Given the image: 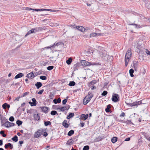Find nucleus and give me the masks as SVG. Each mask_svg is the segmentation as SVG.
I'll return each instance as SVG.
<instances>
[{"label":"nucleus","mask_w":150,"mask_h":150,"mask_svg":"<svg viewBox=\"0 0 150 150\" xmlns=\"http://www.w3.org/2000/svg\"><path fill=\"white\" fill-rule=\"evenodd\" d=\"M132 46L134 47L135 48L136 51L138 52H139L140 51L143 50L144 49L141 41L133 43L132 44Z\"/></svg>","instance_id":"f257e3e1"},{"label":"nucleus","mask_w":150,"mask_h":150,"mask_svg":"<svg viewBox=\"0 0 150 150\" xmlns=\"http://www.w3.org/2000/svg\"><path fill=\"white\" fill-rule=\"evenodd\" d=\"M132 52L131 50L128 49L127 51L125 56V65L127 66L129 61V58L131 57Z\"/></svg>","instance_id":"f03ea898"},{"label":"nucleus","mask_w":150,"mask_h":150,"mask_svg":"<svg viewBox=\"0 0 150 150\" xmlns=\"http://www.w3.org/2000/svg\"><path fill=\"white\" fill-rule=\"evenodd\" d=\"M112 100L114 102H118L120 100V98L118 94L116 93L113 94L112 95Z\"/></svg>","instance_id":"7ed1b4c3"},{"label":"nucleus","mask_w":150,"mask_h":150,"mask_svg":"<svg viewBox=\"0 0 150 150\" xmlns=\"http://www.w3.org/2000/svg\"><path fill=\"white\" fill-rule=\"evenodd\" d=\"M43 132L42 129H38L37 131L34 134V137L35 138L39 137L42 134V132Z\"/></svg>","instance_id":"20e7f679"},{"label":"nucleus","mask_w":150,"mask_h":150,"mask_svg":"<svg viewBox=\"0 0 150 150\" xmlns=\"http://www.w3.org/2000/svg\"><path fill=\"white\" fill-rule=\"evenodd\" d=\"M143 100H140L137 102H135L131 103H127V105H129L131 106H135L142 104Z\"/></svg>","instance_id":"39448f33"},{"label":"nucleus","mask_w":150,"mask_h":150,"mask_svg":"<svg viewBox=\"0 0 150 150\" xmlns=\"http://www.w3.org/2000/svg\"><path fill=\"white\" fill-rule=\"evenodd\" d=\"M93 94L90 92L88 93V94L84 98L85 99L87 100L89 102L91 98L93 96Z\"/></svg>","instance_id":"423d86ee"},{"label":"nucleus","mask_w":150,"mask_h":150,"mask_svg":"<svg viewBox=\"0 0 150 150\" xmlns=\"http://www.w3.org/2000/svg\"><path fill=\"white\" fill-rule=\"evenodd\" d=\"M15 124L13 123H11L9 122L7 120L5 122V126L6 127L8 128L14 126Z\"/></svg>","instance_id":"0eeeda50"},{"label":"nucleus","mask_w":150,"mask_h":150,"mask_svg":"<svg viewBox=\"0 0 150 150\" xmlns=\"http://www.w3.org/2000/svg\"><path fill=\"white\" fill-rule=\"evenodd\" d=\"M32 102H29V103L30 104L31 106H35L37 104V101L35 98H33L32 99Z\"/></svg>","instance_id":"6e6552de"},{"label":"nucleus","mask_w":150,"mask_h":150,"mask_svg":"<svg viewBox=\"0 0 150 150\" xmlns=\"http://www.w3.org/2000/svg\"><path fill=\"white\" fill-rule=\"evenodd\" d=\"M75 28L76 29L82 32H85V28L82 26H76Z\"/></svg>","instance_id":"1a4fd4ad"},{"label":"nucleus","mask_w":150,"mask_h":150,"mask_svg":"<svg viewBox=\"0 0 150 150\" xmlns=\"http://www.w3.org/2000/svg\"><path fill=\"white\" fill-rule=\"evenodd\" d=\"M34 119L35 121H39L40 119V116L39 114L37 113L34 114L33 115Z\"/></svg>","instance_id":"9d476101"},{"label":"nucleus","mask_w":150,"mask_h":150,"mask_svg":"<svg viewBox=\"0 0 150 150\" xmlns=\"http://www.w3.org/2000/svg\"><path fill=\"white\" fill-rule=\"evenodd\" d=\"M88 114L85 115L82 114L81 115L80 118L82 120H86L88 118Z\"/></svg>","instance_id":"9b49d317"},{"label":"nucleus","mask_w":150,"mask_h":150,"mask_svg":"<svg viewBox=\"0 0 150 150\" xmlns=\"http://www.w3.org/2000/svg\"><path fill=\"white\" fill-rule=\"evenodd\" d=\"M15 40L17 42L19 43L21 41L22 38L20 36L17 35L16 36Z\"/></svg>","instance_id":"f8f14e48"},{"label":"nucleus","mask_w":150,"mask_h":150,"mask_svg":"<svg viewBox=\"0 0 150 150\" xmlns=\"http://www.w3.org/2000/svg\"><path fill=\"white\" fill-rule=\"evenodd\" d=\"M42 110L45 113H47L48 112L49 108L47 107H43L41 108Z\"/></svg>","instance_id":"ddd939ff"},{"label":"nucleus","mask_w":150,"mask_h":150,"mask_svg":"<svg viewBox=\"0 0 150 150\" xmlns=\"http://www.w3.org/2000/svg\"><path fill=\"white\" fill-rule=\"evenodd\" d=\"M28 78L32 79L35 76L33 72H31L27 75V76Z\"/></svg>","instance_id":"4468645a"},{"label":"nucleus","mask_w":150,"mask_h":150,"mask_svg":"<svg viewBox=\"0 0 150 150\" xmlns=\"http://www.w3.org/2000/svg\"><path fill=\"white\" fill-rule=\"evenodd\" d=\"M130 25H133L135 26V28H141L142 27L144 26L143 25H137L136 24L132 23L130 24Z\"/></svg>","instance_id":"2eb2a0df"},{"label":"nucleus","mask_w":150,"mask_h":150,"mask_svg":"<svg viewBox=\"0 0 150 150\" xmlns=\"http://www.w3.org/2000/svg\"><path fill=\"white\" fill-rule=\"evenodd\" d=\"M24 75V74H23L22 73H19L18 74H17V75H16L15 77V79H17L21 77H22Z\"/></svg>","instance_id":"dca6fc26"},{"label":"nucleus","mask_w":150,"mask_h":150,"mask_svg":"<svg viewBox=\"0 0 150 150\" xmlns=\"http://www.w3.org/2000/svg\"><path fill=\"white\" fill-rule=\"evenodd\" d=\"M35 85L37 88L39 89L42 86V84L40 82H37L35 84Z\"/></svg>","instance_id":"f3484780"},{"label":"nucleus","mask_w":150,"mask_h":150,"mask_svg":"<svg viewBox=\"0 0 150 150\" xmlns=\"http://www.w3.org/2000/svg\"><path fill=\"white\" fill-rule=\"evenodd\" d=\"M62 125L65 127L68 128L69 127L68 124L67 123V120H64L62 123Z\"/></svg>","instance_id":"a211bd4d"},{"label":"nucleus","mask_w":150,"mask_h":150,"mask_svg":"<svg viewBox=\"0 0 150 150\" xmlns=\"http://www.w3.org/2000/svg\"><path fill=\"white\" fill-rule=\"evenodd\" d=\"M61 99L60 98H58L57 99H54L53 100L54 103L56 104L57 103H59L61 102Z\"/></svg>","instance_id":"6ab92c4d"},{"label":"nucleus","mask_w":150,"mask_h":150,"mask_svg":"<svg viewBox=\"0 0 150 150\" xmlns=\"http://www.w3.org/2000/svg\"><path fill=\"white\" fill-rule=\"evenodd\" d=\"M74 142L72 141V139H70L67 141L66 144L68 145H71L72 144H73Z\"/></svg>","instance_id":"aec40b11"},{"label":"nucleus","mask_w":150,"mask_h":150,"mask_svg":"<svg viewBox=\"0 0 150 150\" xmlns=\"http://www.w3.org/2000/svg\"><path fill=\"white\" fill-rule=\"evenodd\" d=\"M74 114L72 112H70L69 113V115H68L67 117V118L69 119L70 118L74 116Z\"/></svg>","instance_id":"412c9836"},{"label":"nucleus","mask_w":150,"mask_h":150,"mask_svg":"<svg viewBox=\"0 0 150 150\" xmlns=\"http://www.w3.org/2000/svg\"><path fill=\"white\" fill-rule=\"evenodd\" d=\"M1 126H3V125L5 126V122H6V121L7 120V119H2V118L1 117Z\"/></svg>","instance_id":"4be33fe9"},{"label":"nucleus","mask_w":150,"mask_h":150,"mask_svg":"<svg viewBox=\"0 0 150 150\" xmlns=\"http://www.w3.org/2000/svg\"><path fill=\"white\" fill-rule=\"evenodd\" d=\"M40 29V28H35L32 29V30L33 31V33L38 31Z\"/></svg>","instance_id":"5701e85b"},{"label":"nucleus","mask_w":150,"mask_h":150,"mask_svg":"<svg viewBox=\"0 0 150 150\" xmlns=\"http://www.w3.org/2000/svg\"><path fill=\"white\" fill-rule=\"evenodd\" d=\"M51 62L54 63L56 60V59L54 57H51L50 58Z\"/></svg>","instance_id":"b1692460"},{"label":"nucleus","mask_w":150,"mask_h":150,"mask_svg":"<svg viewBox=\"0 0 150 150\" xmlns=\"http://www.w3.org/2000/svg\"><path fill=\"white\" fill-rule=\"evenodd\" d=\"M74 133V131L73 130H71L69 131L67 134V135L69 136H71Z\"/></svg>","instance_id":"393cba45"},{"label":"nucleus","mask_w":150,"mask_h":150,"mask_svg":"<svg viewBox=\"0 0 150 150\" xmlns=\"http://www.w3.org/2000/svg\"><path fill=\"white\" fill-rule=\"evenodd\" d=\"M134 71V70L132 69H130L129 70V74H130L131 76L132 77H133L134 76V75L133 74Z\"/></svg>","instance_id":"a878e982"},{"label":"nucleus","mask_w":150,"mask_h":150,"mask_svg":"<svg viewBox=\"0 0 150 150\" xmlns=\"http://www.w3.org/2000/svg\"><path fill=\"white\" fill-rule=\"evenodd\" d=\"M11 139L13 141L15 142H17L18 141V138L16 135H15Z\"/></svg>","instance_id":"bb28decb"},{"label":"nucleus","mask_w":150,"mask_h":150,"mask_svg":"<svg viewBox=\"0 0 150 150\" xmlns=\"http://www.w3.org/2000/svg\"><path fill=\"white\" fill-rule=\"evenodd\" d=\"M113 57L112 56H108L107 57V60L108 61L111 62L112 60Z\"/></svg>","instance_id":"cd10ccee"},{"label":"nucleus","mask_w":150,"mask_h":150,"mask_svg":"<svg viewBox=\"0 0 150 150\" xmlns=\"http://www.w3.org/2000/svg\"><path fill=\"white\" fill-rule=\"evenodd\" d=\"M94 64V63H91L88 62L87 61H86V66H90L91 65H93Z\"/></svg>","instance_id":"c85d7f7f"},{"label":"nucleus","mask_w":150,"mask_h":150,"mask_svg":"<svg viewBox=\"0 0 150 150\" xmlns=\"http://www.w3.org/2000/svg\"><path fill=\"white\" fill-rule=\"evenodd\" d=\"M72 61V59L71 58H68V59L67 60L66 63L68 64L69 65L70 64Z\"/></svg>","instance_id":"c756f323"},{"label":"nucleus","mask_w":150,"mask_h":150,"mask_svg":"<svg viewBox=\"0 0 150 150\" xmlns=\"http://www.w3.org/2000/svg\"><path fill=\"white\" fill-rule=\"evenodd\" d=\"M60 42H58L56 43H54V45H53L52 46H51L50 47H47V48H50V47H54L56 46H58V45H60Z\"/></svg>","instance_id":"7c9ffc66"},{"label":"nucleus","mask_w":150,"mask_h":150,"mask_svg":"<svg viewBox=\"0 0 150 150\" xmlns=\"http://www.w3.org/2000/svg\"><path fill=\"white\" fill-rule=\"evenodd\" d=\"M76 84L75 82L74 81H70L69 85L70 86H73Z\"/></svg>","instance_id":"2f4dec72"},{"label":"nucleus","mask_w":150,"mask_h":150,"mask_svg":"<svg viewBox=\"0 0 150 150\" xmlns=\"http://www.w3.org/2000/svg\"><path fill=\"white\" fill-rule=\"evenodd\" d=\"M96 35L97 33H93L90 34V35L89 36V37L90 38L94 37H95L96 36Z\"/></svg>","instance_id":"473e14b6"},{"label":"nucleus","mask_w":150,"mask_h":150,"mask_svg":"<svg viewBox=\"0 0 150 150\" xmlns=\"http://www.w3.org/2000/svg\"><path fill=\"white\" fill-rule=\"evenodd\" d=\"M51 122L49 121H45L44 124L45 126H47V125H51Z\"/></svg>","instance_id":"72a5a7b5"},{"label":"nucleus","mask_w":150,"mask_h":150,"mask_svg":"<svg viewBox=\"0 0 150 150\" xmlns=\"http://www.w3.org/2000/svg\"><path fill=\"white\" fill-rule=\"evenodd\" d=\"M97 82V81L96 80H93L91 82H90L89 83V85H93L95 84Z\"/></svg>","instance_id":"f704fd0d"},{"label":"nucleus","mask_w":150,"mask_h":150,"mask_svg":"<svg viewBox=\"0 0 150 150\" xmlns=\"http://www.w3.org/2000/svg\"><path fill=\"white\" fill-rule=\"evenodd\" d=\"M59 110H60L61 111L64 112L66 110H67V108L66 107H62L60 108H59Z\"/></svg>","instance_id":"c9c22d12"},{"label":"nucleus","mask_w":150,"mask_h":150,"mask_svg":"<svg viewBox=\"0 0 150 150\" xmlns=\"http://www.w3.org/2000/svg\"><path fill=\"white\" fill-rule=\"evenodd\" d=\"M68 98V96H67V97L66 98L63 100L62 103V104L63 105H64L66 104V103L67 102V101Z\"/></svg>","instance_id":"e433bc0d"},{"label":"nucleus","mask_w":150,"mask_h":150,"mask_svg":"<svg viewBox=\"0 0 150 150\" xmlns=\"http://www.w3.org/2000/svg\"><path fill=\"white\" fill-rule=\"evenodd\" d=\"M102 138L100 137H98L96 138V139L95 140V142H99L102 140Z\"/></svg>","instance_id":"4c0bfd02"},{"label":"nucleus","mask_w":150,"mask_h":150,"mask_svg":"<svg viewBox=\"0 0 150 150\" xmlns=\"http://www.w3.org/2000/svg\"><path fill=\"white\" fill-rule=\"evenodd\" d=\"M117 141L116 137H113L111 139V141L113 143H115Z\"/></svg>","instance_id":"58836bf2"},{"label":"nucleus","mask_w":150,"mask_h":150,"mask_svg":"<svg viewBox=\"0 0 150 150\" xmlns=\"http://www.w3.org/2000/svg\"><path fill=\"white\" fill-rule=\"evenodd\" d=\"M86 60H82L81 61V63H80L81 65L82 66H86Z\"/></svg>","instance_id":"ea45409f"},{"label":"nucleus","mask_w":150,"mask_h":150,"mask_svg":"<svg viewBox=\"0 0 150 150\" xmlns=\"http://www.w3.org/2000/svg\"><path fill=\"white\" fill-rule=\"evenodd\" d=\"M33 33V31L32 30H29L26 34V35L25 36V37H26L27 35L32 34Z\"/></svg>","instance_id":"a19ab883"},{"label":"nucleus","mask_w":150,"mask_h":150,"mask_svg":"<svg viewBox=\"0 0 150 150\" xmlns=\"http://www.w3.org/2000/svg\"><path fill=\"white\" fill-rule=\"evenodd\" d=\"M22 123V122L21 120H18L16 121V124L18 125V126H20L21 125Z\"/></svg>","instance_id":"79ce46f5"},{"label":"nucleus","mask_w":150,"mask_h":150,"mask_svg":"<svg viewBox=\"0 0 150 150\" xmlns=\"http://www.w3.org/2000/svg\"><path fill=\"white\" fill-rule=\"evenodd\" d=\"M81 65L80 63H77L74 65V68H76L77 67L80 66Z\"/></svg>","instance_id":"37998d69"},{"label":"nucleus","mask_w":150,"mask_h":150,"mask_svg":"<svg viewBox=\"0 0 150 150\" xmlns=\"http://www.w3.org/2000/svg\"><path fill=\"white\" fill-rule=\"evenodd\" d=\"M89 149V146L88 145H86L84 146L83 150H88Z\"/></svg>","instance_id":"c03bdc74"},{"label":"nucleus","mask_w":150,"mask_h":150,"mask_svg":"<svg viewBox=\"0 0 150 150\" xmlns=\"http://www.w3.org/2000/svg\"><path fill=\"white\" fill-rule=\"evenodd\" d=\"M0 134L1 135H2L3 137H6V135L5 134L3 130L1 131Z\"/></svg>","instance_id":"a18cd8bd"},{"label":"nucleus","mask_w":150,"mask_h":150,"mask_svg":"<svg viewBox=\"0 0 150 150\" xmlns=\"http://www.w3.org/2000/svg\"><path fill=\"white\" fill-rule=\"evenodd\" d=\"M57 113V112L55 110L52 111L51 112V113H50L52 115H56Z\"/></svg>","instance_id":"49530a36"},{"label":"nucleus","mask_w":150,"mask_h":150,"mask_svg":"<svg viewBox=\"0 0 150 150\" xmlns=\"http://www.w3.org/2000/svg\"><path fill=\"white\" fill-rule=\"evenodd\" d=\"M146 6L149 9H150V2H148L146 3Z\"/></svg>","instance_id":"de8ad7c7"},{"label":"nucleus","mask_w":150,"mask_h":150,"mask_svg":"<svg viewBox=\"0 0 150 150\" xmlns=\"http://www.w3.org/2000/svg\"><path fill=\"white\" fill-rule=\"evenodd\" d=\"M29 94V92H26L25 93H23L22 95V96H21V97H24L25 96H26V95Z\"/></svg>","instance_id":"09e8293b"},{"label":"nucleus","mask_w":150,"mask_h":150,"mask_svg":"<svg viewBox=\"0 0 150 150\" xmlns=\"http://www.w3.org/2000/svg\"><path fill=\"white\" fill-rule=\"evenodd\" d=\"M40 78L42 80H45L47 79V77L45 76H40Z\"/></svg>","instance_id":"8fccbe9b"},{"label":"nucleus","mask_w":150,"mask_h":150,"mask_svg":"<svg viewBox=\"0 0 150 150\" xmlns=\"http://www.w3.org/2000/svg\"><path fill=\"white\" fill-rule=\"evenodd\" d=\"M54 95L52 93H50V95H49V98L50 99H52L53 98Z\"/></svg>","instance_id":"3c124183"},{"label":"nucleus","mask_w":150,"mask_h":150,"mask_svg":"<svg viewBox=\"0 0 150 150\" xmlns=\"http://www.w3.org/2000/svg\"><path fill=\"white\" fill-rule=\"evenodd\" d=\"M54 68L53 66H49L47 67V69L48 70H51Z\"/></svg>","instance_id":"603ef678"},{"label":"nucleus","mask_w":150,"mask_h":150,"mask_svg":"<svg viewBox=\"0 0 150 150\" xmlns=\"http://www.w3.org/2000/svg\"><path fill=\"white\" fill-rule=\"evenodd\" d=\"M89 102L87 100L85 99H83V102L84 105H86Z\"/></svg>","instance_id":"864d4df0"},{"label":"nucleus","mask_w":150,"mask_h":150,"mask_svg":"<svg viewBox=\"0 0 150 150\" xmlns=\"http://www.w3.org/2000/svg\"><path fill=\"white\" fill-rule=\"evenodd\" d=\"M108 93L107 91H104L102 93L101 95L103 96H105Z\"/></svg>","instance_id":"5fc2aeb1"},{"label":"nucleus","mask_w":150,"mask_h":150,"mask_svg":"<svg viewBox=\"0 0 150 150\" xmlns=\"http://www.w3.org/2000/svg\"><path fill=\"white\" fill-rule=\"evenodd\" d=\"M14 119L13 116H11L9 118V120L11 122H13L14 121Z\"/></svg>","instance_id":"6e6d98bb"},{"label":"nucleus","mask_w":150,"mask_h":150,"mask_svg":"<svg viewBox=\"0 0 150 150\" xmlns=\"http://www.w3.org/2000/svg\"><path fill=\"white\" fill-rule=\"evenodd\" d=\"M7 105V103H5L4 104H3L2 105V107L4 109H6V105Z\"/></svg>","instance_id":"4d7b16f0"},{"label":"nucleus","mask_w":150,"mask_h":150,"mask_svg":"<svg viewBox=\"0 0 150 150\" xmlns=\"http://www.w3.org/2000/svg\"><path fill=\"white\" fill-rule=\"evenodd\" d=\"M8 147H9L10 148V149H12L13 148V145L11 143H8Z\"/></svg>","instance_id":"13d9d810"},{"label":"nucleus","mask_w":150,"mask_h":150,"mask_svg":"<svg viewBox=\"0 0 150 150\" xmlns=\"http://www.w3.org/2000/svg\"><path fill=\"white\" fill-rule=\"evenodd\" d=\"M144 137L147 140V139L149 138V136L146 133V134L144 135Z\"/></svg>","instance_id":"bf43d9fd"},{"label":"nucleus","mask_w":150,"mask_h":150,"mask_svg":"<svg viewBox=\"0 0 150 150\" xmlns=\"http://www.w3.org/2000/svg\"><path fill=\"white\" fill-rule=\"evenodd\" d=\"M44 90L43 89H42L40 91L38 92V94H41L43 92Z\"/></svg>","instance_id":"052dcab7"},{"label":"nucleus","mask_w":150,"mask_h":150,"mask_svg":"<svg viewBox=\"0 0 150 150\" xmlns=\"http://www.w3.org/2000/svg\"><path fill=\"white\" fill-rule=\"evenodd\" d=\"M146 52L147 54L148 55H150V51H148L147 50H146Z\"/></svg>","instance_id":"680f3d73"},{"label":"nucleus","mask_w":150,"mask_h":150,"mask_svg":"<svg viewBox=\"0 0 150 150\" xmlns=\"http://www.w3.org/2000/svg\"><path fill=\"white\" fill-rule=\"evenodd\" d=\"M43 135L45 137H47L48 135V134L47 132H45L43 133Z\"/></svg>","instance_id":"e2e57ef3"},{"label":"nucleus","mask_w":150,"mask_h":150,"mask_svg":"<svg viewBox=\"0 0 150 150\" xmlns=\"http://www.w3.org/2000/svg\"><path fill=\"white\" fill-rule=\"evenodd\" d=\"M49 61H46V62H44L43 65L45 66L47 65V64H49Z\"/></svg>","instance_id":"0e129e2a"},{"label":"nucleus","mask_w":150,"mask_h":150,"mask_svg":"<svg viewBox=\"0 0 150 150\" xmlns=\"http://www.w3.org/2000/svg\"><path fill=\"white\" fill-rule=\"evenodd\" d=\"M21 98V97H20V96L18 97H17L16 98V99H15L14 100V101H15V100H17V101H18V100H19V99H20Z\"/></svg>","instance_id":"69168bd1"},{"label":"nucleus","mask_w":150,"mask_h":150,"mask_svg":"<svg viewBox=\"0 0 150 150\" xmlns=\"http://www.w3.org/2000/svg\"><path fill=\"white\" fill-rule=\"evenodd\" d=\"M125 113L124 112H122L120 115V116L121 117H124L125 116Z\"/></svg>","instance_id":"338daca9"},{"label":"nucleus","mask_w":150,"mask_h":150,"mask_svg":"<svg viewBox=\"0 0 150 150\" xmlns=\"http://www.w3.org/2000/svg\"><path fill=\"white\" fill-rule=\"evenodd\" d=\"M138 62L137 61H134L133 62V65L134 66H135L138 63Z\"/></svg>","instance_id":"774afa93"}]
</instances>
